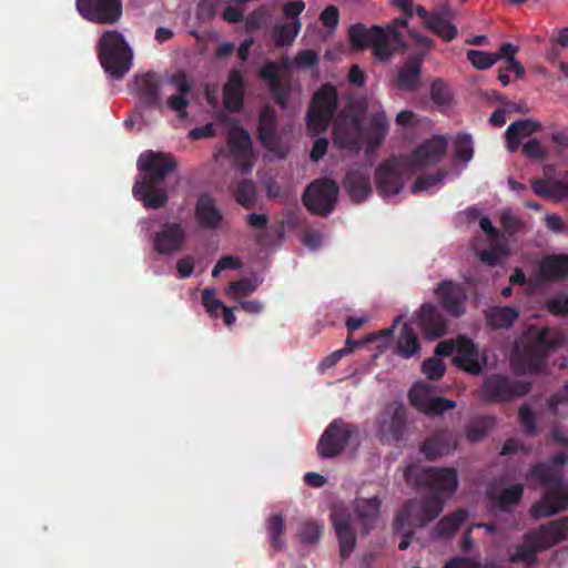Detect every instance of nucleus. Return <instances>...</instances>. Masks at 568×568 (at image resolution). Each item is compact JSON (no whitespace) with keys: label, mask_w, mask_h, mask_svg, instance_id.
<instances>
[{"label":"nucleus","mask_w":568,"mask_h":568,"mask_svg":"<svg viewBox=\"0 0 568 568\" xmlns=\"http://www.w3.org/2000/svg\"><path fill=\"white\" fill-rule=\"evenodd\" d=\"M408 484L424 487L429 494L423 499L407 500L394 521V532L416 529L433 521L443 510L445 498L455 493L458 475L452 467H422L408 465L404 473Z\"/></svg>","instance_id":"1"},{"label":"nucleus","mask_w":568,"mask_h":568,"mask_svg":"<svg viewBox=\"0 0 568 568\" xmlns=\"http://www.w3.org/2000/svg\"><path fill=\"white\" fill-rule=\"evenodd\" d=\"M138 168L144 175L134 183L133 196L146 209L164 207L169 196L163 182L166 176L176 171V160L170 153L149 150L140 154Z\"/></svg>","instance_id":"2"},{"label":"nucleus","mask_w":568,"mask_h":568,"mask_svg":"<svg viewBox=\"0 0 568 568\" xmlns=\"http://www.w3.org/2000/svg\"><path fill=\"white\" fill-rule=\"evenodd\" d=\"M567 463L564 452L555 455L549 463H539L530 469V476L546 487L540 501L532 505L530 514L534 518L549 517L568 507V486L564 485L560 467Z\"/></svg>","instance_id":"3"},{"label":"nucleus","mask_w":568,"mask_h":568,"mask_svg":"<svg viewBox=\"0 0 568 568\" xmlns=\"http://www.w3.org/2000/svg\"><path fill=\"white\" fill-rule=\"evenodd\" d=\"M407 28L406 19H396L394 27L383 29L379 26L366 28L362 23L349 27L348 38L352 45L356 49L372 48L373 55L384 62L394 54V44L399 43L400 33L395 27Z\"/></svg>","instance_id":"4"},{"label":"nucleus","mask_w":568,"mask_h":568,"mask_svg":"<svg viewBox=\"0 0 568 568\" xmlns=\"http://www.w3.org/2000/svg\"><path fill=\"white\" fill-rule=\"evenodd\" d=\"M98 55L104 71L113 79H122L132 64V51L122 33L104 31L98 43Z\"/></svg>","instance_id":"5"},{"label":"nucleus","mask_w":568,"mask_h":568,"mask_svg":"<svg viewBox=\"0 0 568 568\" xmlns=\"http://www.w3.org/2000/svg\"><path fill=\"white\" fill-rule=\"evenodd\" d=\"M366 105L357 102L351 111L341 112L333 126V142L335 145L351 151H358L365 139L363 118Z\"/></svg>","instance_id":"6"},{"label":"nucleus","mask_w":568,"mask_h":568,"mask_svg":"<svg viewBox=\"0 0 568 568\" xmlns=\"http://www.w3.org/2000/svg\"><path fill=\"white\" fill-rule=\"evenodd\" d=\"M338 105V93L332 83L322 84L313 94L306 114L308 131L318 134L325 132L333 120Z\"/></svg>","instance_id":"7"},{"label":"nucleus","mask_w":568,"mask_h":568,"mask_svg":"<svg viewBox=\"0 0 568 568\" xmlns=\"http://www.w3.org/2000/svg\"><path fill=\"white\" fill-rule=\"evenodd\" d=\"M531 389L526 381L513 379L501 374H490L477 390L478 398L486 404H501L525 396Z\"/></svg>","instance_id":"8"},{"label":"nucleus","mask_w":568,"mask_h":568,"mask_svg":"<svg viewBox=\"0 0 568 568\" xmlns=\"http://www.w3.org/2000/svg\"><path fill=\"white\" fill-rule=\"evenodd\" d=\"M358 427L344 422L342 418L334 419L328 424L321 435L316 450L321 458L327 459L341 455L354 435H357Z\"/></svg>","instance_id":"9"},{"label":"nucleus","mask_w":568,"mask_h":568,"mask_svg":"<svg viewBox=\"0 0 568 568\" xmlns=\"http://www.w3.org/2000/svg\"><path fill=\"white\" fill-rule=\"evenodd\" d=\"M337 196V183L332 179H320L310 183L302 200L312 214L326 216L333 212Z\"/></svg>","instance_id":"10"},{"label":"nucleus","mask_w":568,"mask_h":568,"mask_svg":"<svg viewBox=\"0 0 568 568\" xmlns=\"http://www.w3.org/2000/svg\"><path fill=\"white\" fill-rule=\"evenodd\" d=\"M75 8L85 21L101 26L116 24L123 14L122 0H75Z\"/></svg>","instance_id":"11"},{"label":"nucleus","mask_w":568,"mask_h":568,"mask_svg":"<svg viewBox=\"0 0 568 568\" xmlns=\"http://www.w3.org/2000/svg\"><path fill=\"white\" fill-rule=\"evenodd\" d=\"M227 148L235 166L248 174L253 168L252 140L248 132L237 122H231L227 130Z\"/></svg>","instance_id":"12"},{"label":"nucleus","mask_w":568,"mask_h":568,"mask_svg":"<svg viewBox=\"0 0 568 568\" xmlns=\"http://www.w3.org/2000/svg\"><path fill=\"white\" fill-rule=\"evenodd\" d=\"M406 428V408L396 403L382 414L377 435L383 444H397L404 439Z\"/></svg>","instance_id":"13"},{"label":"nucleus","mask_w":568,"mask_h":568,"mask_svg":"<svg viewBox=\"0 0 568 568\" xmlns=\"http://www.w3.org/2000/svg\"><path fill=\"white\" fill-rule=\"evenodd\" d=\"M486 353H480L478 346L467 336L457 337V351L453 364L471 375H479L487 365Z\"/></svg>","instance_id":"14"},{"label":"nucleus","mask_w":568,"mask_h":568,"mask_svg":"<svg viewBox=\"0 0 568 568\" xmlns=\"http://www.w3.org/2000/svg\"><path fill=\"white\" fill-rule=\"evenodd\" d=\"M546 359L545 352L526 343L523 347H517L514 351L510 365L516 375L537 374L546 367Z\"/></svg>","instance_id":"15"},{"label":"nucleus","mask_w":568,"mask_h":568,"mask_svg":"<svg viewBox=\"0 0 568 568\" xmlns=\"http://www.w3.org/2000/svg\"><path fill=\"white\" fill-rule=\"evenodd\" d=\"M331 520L339 542L341 557L345 559L356 545V536L352 526L353 515L347 508L335 507L332 510Z\"/></svg>","instance_id":"16"},{"label":"nucleus","mask_w":568,"mask_h":568,"mask_svg":"<svg viewBox=\"0 0 568 568\" xmlns=\"http://www.w3.org/2000/svg\"><path fill=\"white\" fill-rule=\"evenodd\" d=\"M375 182L376 189L383 197L398 194L404 186L398 160L393 158L381 163L375 171Z\"/></svg>","instance_id":"17"},{"label":"nucleus","mask_w":568,"mask_h":568,"mask_svg":"<svg viewBox=\"0 0 568 568\" xmlns=\"http://www.w3.org/2000/svg\"><path fill=\"white\" fill-rule=\"evenodd\" d=\"M531 280L536 285L568 280V255L550 254L538 263V270Z\"/></svg>","instance_id":"18"},{"label":"nucleus","mask_w":568,"mask_h":568,"mask_svg":"<svg viewBox=\"0 0 568 568\" xmlns=\"http://www.w3.org/2000/svg\"><path fill=\"white\" fill-rule=\"evenodd\" d=\"M186 234L182 224L166 222L153 235L154 251L161 255H170L183 248Z\"/></svg>","instance_id":"19"},{"label":"nucleus","mask_w":568,"mask_h":568,"mask_svg":"<svg viewBox=\"0 0 568 568\" xmlns=\"http://www.w3.org/2000/svg\"><path fill=\"white\" fill-rule=\"evenodd\" d=\"M526 538L537 548L552 547L568 538V518L562 517L540 526L537 530L528 531Z\"/></svg>","instance_id":"20"},{"label":"nucleus","mask_w":568,"mask_h":568,"mask_svg":"<svg viewBox=\"0 0 568 568\" xmlns=\"http://www.w3.org/2000/svg\"><path fill=\"white\" fill-rule=\"evenodd\" d=\"M435 294L442 307L453 316L465 314L466 291L459 283L443 281L435 290Z\"/></svg>","instance_id":"21"},{"label":"nucleus","mask_w":568,"mask_h":568,"mask_svg":"<svg viewBox=\"0 0 568 568\" xmlns=\"http://www.w3.org/2000/svg\"><path fill=\"white\" fill-rule=\"evenodd\" d=\"M459 436L450 429H439L420 445V452L428 460L450 454L458 446Z\"/></svg>","instance_id":"22"},{"label":"nucleus","mask_w":568,"mask_h":568,"mask_svg":"<svg viewBox=\"0 0 568 568\" xmlns=\"http://www.w3.org/2000/svg\"><path fill=\"white\" fill-rule=\"evenodd\" d=\"M455 12L446 1L432 10V17L427 29L440 38L444 42H452L458 34L457 27L453 23Z\"/></svg>","instance_id":"23"},{"label":"nucleus","mask_w":568,"mask_h":568,"mask_svg":"<svg viewBox=\"0 0 568 568\" xmlns=\"http://www.w3.org/2000/svg\"><path fill=\"white\" fill-rule=\"evenodd\" d=\"M417 323L426 339L433 341L446 334L447 322L440 311L430 303L420 306Z\"/></svg>","instance_id":"24"},{"label":"nucleus","mask_w":568,"mask_h":568,"mask_svg":"<svg viewBox=\"0 0 568 568\" xmlns=\"http://www.w3.org/2000/svg\"><path fill=\"white\" fill-rule=\"evenodd\" d=\"M425 53L409 55L398 68L395 83L400 91L416 92L420 87L422 65Z\"/></svg>","instance_id":"25"},{"label":"nucleus","mask_w":568,"mask_h":568,"mask_svg":"<svg viewBox=\"0 0 568 568\" xmlns=\"http://www.w3.org/2000/svg\"><path fill=\"white\" fill-rule=\"evenodd\" d=\"M446 150V139L442 135H434L413 152L410 163L416 168L434 165L442 160Z\"/></svg>","instance_id":"26"},{"label":"nucleus","mask_w":568,"mask_h":568,"mask_svg":"<svg viewBox=\"0 0 568 568\" xmlns=\"http://www.w3.org/2000/svg\"><path fill=\"white\" fill-rule=\"evenodd\" d=\"M131 91L145 108L160 106V82L153 72L135 75Z\"/></svg>","instance_id":"27"},{"label":"nucleus","mask_w":568,"mask_h":568,"mask_svg":"<svg viewBox=\"0 0 568 568\" xmlns=\"http://www.w3.org/2000/svg\"><path fill=\"white\" fill-rule=\"evenodd\" d=\"M169 82L174 85L178 94L170 95L166 105L176 112L180 119H185L187 115L186 108L190 104L187 95L192 91V81L184 71H178L170 77Z\"/></svg>","instance_id":"28"},{"label":"nucleus","mask_w":568,"mask_h":568,"mask_svg":"<svg viewBox=\"0 0 568 568\" xmlns=\"http://www.w3.org/2000/svg\"><path fill=\"white\" fill-rule=\"evenodd\" d=\"M343 186L353 202L359 203L372 194L371 174L367 168L349 170L344 180Z\"/></svg>","instance_id":"29"},{"label":"nucleus","mask_w":568,"mask_h":568,"mask_svg":"<svg viewBox=\"0 0 568 568\" xmlns=\"http://www.w3.org/2000/svg\"><path fill=\"white\" fill-rule=\"evenodd\" d=\"M257 138L261 144L270 151H274L280 143L277 114L271 105H264L260 112Z\"/></svg>","instance_id":"30"},{"label":"nucleus","mask_w":568,"mask_h":568,"mask_svg":"<svg viewBox=\"0 0 568 568\" xmlns=\"http://www.w3.org/2000/svg\"><path fill=\"white\" fill-rule=\"evenodd\" d=\"M194 214L200 226L207 230L217 229L223 221V214L217 207L215 199L206 193L197 197Z\"/></svg>","instance_id":"31"},{"label":"nucleus","mask_w":568,"mask_h":568,"mask_svg":"<svg viewBox=\"0 0 568 568\" xmlns=\"http://www.w3.org/2000/svg\"><path fill=\"white\" fill-rule=\"evenodd\" d=\"M244 80L241 70L234 68L230 71L223 88L224 106L230 112H239L243 108Z\"/></svg>","instance_id":"32"},{"label":"nucleus","mask_w":568,"mask_h":568,"mask_svg":"<svg viewBox=\"0 0 568 568\" xmlns=\"http://www.w3.org/2000/svg\"><path fill=\"white\" fill-rule=\"evenodd\" d=\"M381 509V500L374 496L372 498H356L354 501V511L362 523L363 534H368L375 524Z\"/></svg>","instance_id":"33"},{"label":"nucleus","mask_w":568,"mask_h":568,"mask_svg":"<svg viewBox=\"0 0 568 568\" xmlns=\"http://www.w3.org/2000/svg\"><path fill=\"white\" fill-rule=\"evenodd\" d=\"M541 129V124L538 121L531 119L519 120L513 122L506 130V143L510 152L518 150L520 140L529 136Z\"/></svg>","instance_id":"34"},{"label":"nucleus","mask_w":568,"mask_h":568,"mask_svg":"<svg viewBox=\"0 0 568 568\" xmlns=\"http://www.w3.org/2000/svg\"><path fill=\"white\" fill-rule=\"evenodd\" d=\"M485 317L494 329L509 328L519 317V311L513 306H493L486 311Z\"/></svg>","instance_id":"35"},{"label":"nucleus","mask_w":568,"mask_h":568,"mask_svg":"<svg viewBox=\"0 0 568 568\" xmlns=\"http://www.w3.org/2000/svg\"><path fill=\"white\" fill-rule=\"evenodd\" d=\"M389 128L388 119L384 111L374 113L371 116L365 139L371 148L379 146L385 140Z\"/></svg>","instance_id":"36"},{"label":"nucleus","mask_w":568,"mask_h":568,"mask_svg":"<svg viewBox=\"0 0 568 568\" xmlns=\"http://www.w3.org/2000/svg\"><path fill=\"white\" fill-rule=\"evenodd\" d=\"M468 517V511L463 508L456 509L448 516L443 517L434 527V534L438 537L453 536Z\"/></svg>","instance_id":"37"},{"label":"nucleus","mask_w":568,"mask_h":568,"mask_svg":"<svg viewBox=\"0 0 568 568\" xmlns=\"http://www.w3.org/2000/svg\"><path fill=\"white\" fill-rule=\"evenodd\" d=\"M301 21H287L277 23L272 31V39L276 48L288 47L293 43L301 31Z\"/></svg>","instance_id":"38"},{"label":"nucleus","mask_w":568,"mask_h":568,"mask_svg":"<svg viewBox=\"0 0 568 568\" xmlns=\"http://www.w3.org/2000/svg\"><path fill=\"white\" fill-rule=\"evenodd\" d=\"M419 351L420 345L416 334L408 325H404L396 344V353L404 358H409Z\"/></svg>","instance_id":"39"},{"label":"nucleus","mask_w":568,"mask_h":568,"mask_svg":"<svg viewBox=\"0 0 568 568\" xmlns=\"http://www.w3.org/2000/svg\"><path fill=\"white\" fill-rule=\"evenodd\" d=\"M524 493V487L521 484H515L498 495H493L490 497L493 505L500 511H507L510 506L516 505L520 501Z\"/></svg>","instance_id":"40"},{"label":"nucleus","mask_w":568,"mask_h":568,"mask_svg":"<svg viewBox=\"0 0 568 568\" xmlns=\"http://www.w3.org/2000/svg\"><path fill=\"white\" fill-rule=\"evenodd\" d=\"M494 416H483L471 420L466 426V437L470 443H476L483 439L488 429L494 425Z\"/></svg>","instance_id":"41"},{"label":"nucleus","mask_w":568,"mask_h":568,"mask_svg":"<svg viewBox=\"0 0 568 568\" xmlns=\"http://www.w3.org/2000/svg\"><path fill=\"white\" fill-rule=\"evenodd\" d=\"M234 197L245 209H252L256 202V190L251 180H242L237 183Z\"/></svg>","instance_id":"42"},{"label":"nucleus","mask_w":568,"mask_h":568,"mask_svg":"<svg viewBox=\"0 0 568 568\" xmlns=\"http://www.w3.org/2000/svg\"><path fill=\"white\" fill-rule=\"evenodd\" d=\"M454 159L456 161L468 162L474 155L473 140L469 134H457L453 142Z\"/></svg>","instance_id":"43"},{"label":"nucleus","mask_w":568,"mask_h":568,"mask_svg":"<svg viewBox=\"0 0 568 568\" xmlns=\"http://www.w3.org/2000/svg\"><path fill=\"white\" fill-rule=\"evenodd\" d=\"M544 550L542 548H537L535 544H532L530 540H527L525 537V544L520 545L517 550L510 555L509 561L510 562H527V564H534L536 561V556L538 551Z\"/></svg>","instance_id":"44"},{"label":"nucleus","mask_w":568,"mask_h":568,"mask_svg":"<svg viewBox=\"0 0 568 568\" xmlns=\"http://www.w3.org/2000/svg\"><path fill=\"white\" fill-rule=\"evenodd\" d=\"M283 531L284 519L282 515H272L268 519L267 532L273 548L281 549L284 546V542L281 540Z\"/></svg>","instance_id":"45"},{"label":"nucleus","mask_w":568,"mask_h":568,"mask_svg":"<svg viewBox=\"0 0 568 568\" xmlns=\"http://www.w3.org/2000/svg\"><path fill=\"white\" fill-rule=\"evenodd\" d=\"M429 388L425 384L416 383L408 392V399L413 407H415L420 413L427 405V400H429Z\"/></svg>","instance_id":"46"},{"label":"nucleus","mask_w":568,"mask_h":568,"mask_svg":"<svg viewBox=\"0 0 568 568\" xmlns=\"http://www.w3.org/2000/svg\"><path fill=\"white\" fill-rule=\"evenodd\" d=\"M455 407L456 403L452 399L439 396L430 397L429 400H427V405L422 413L428 416H439L444 414L446 410Z\"/></svg>","instance_id":"47"},{"label":"nucleus","mask_w":568,"mask_h":568,"mask_svg":"<svg viewBox=\"0 0 568 568\" xmlns=\"http://www.w3.org/2000/svg\"><path fill=\"white\" fill-rule=\"evenodd\" d=\"M446 174V171L440 170L434 174L418 176L412 186V193L416 194L418 192L432 189L433 186L439 184Z\"/></svg>","instance_id":"48"},{"label":"nucleus","mask_w":568,"mask_h":568,"mask_svg":"<svg viewBox=\"0 0 568 568\" xmlns=\"http://www.w3.org/2000/svg\"><path fill=\"white\" fill-rule=\"evenodd\" d=\"M450 92L446 83L442 79H435L430 85V99L440 106L447 105L450 101Z\"/></svg>","instance_id":"49"},{"label":"nucleus","mask_w":568,"mask_h":568,"mask_svg":"<svg viewBox=\"0 0 568 568\" xmlns=\"http://www.w3.org/2000/svg\"><path fill=\"white\" fill-rule=\"evenodd\" d=\"M467 59L478 70L489 69L496 63L494 53H488L480 50H468Z\"/></svg>","instance_id":"50"},{"label":"nucleus","mask_w":568,"mask_h":568,"mask_svg":"<svg viewBox=\"0 0 568 568\" xmlns=\"http://www.w3.org/2000/svg\"><path fill=\"white\" fill-rule=\"evenodd\" d=\"M423 373L432 381H438L445 373V365L438 358H427L422 365Z\"/></svg>","instance_id":"51"},{"label":"nucleus","mask_w":568,"mask_h":568,"mask_svg":"<svg viewBox=\"0 0 568 568\" xmlns=\"http://www.w3.org/2000/svg\"><path fill=\"white\" fill-rule=\"evenodd\" d=\"M519 422L528 436H535L537 433L535 416L529 406L523 405L518 410Z\"/></svg>","instance_id":"52"},{"label":"nucleus","mask_w":568,"mask_h":568,"mask_svg":"<svg viewBox=\"0 0 568 568\" xmlns=\"http://www.w3.org/2000/svg\"><path fill=\"white\" fill-rule=\"evenodd\" d=\"M256 290V285L248 278L233 281L229 284L226 293L233 297L250 294Z\"/></svg>","instance_id":"53"},{"label":"nucleus","mask_w":568,"mask_h":568,"mask_svg":"<svg viewBox=\"0 0 568 568\" xmlns=\"http://www.w3.org/2000/svg\"><path fill=\"white\" fill-rule=\"evenodd\" d=\"M270 92L274 101L284 109L288 101L290 88L286 83L277 81L268 84Z\"/></svg>","instance_id":"54"},{"label":"nucleus","mask_w":568,"mask_h":568,"mask_svg":"<svg viewBox=\"0 0 568 568\" xmlns=\"http://www.w3.org/2000/svg\"><path fill=\"white\" fill-rule=\"evenodd\" d=\"M500 224L504 231L510 236L519 232L524 225L523 221L509 211L501 213Z\"/></svg>","instance_id":"55"},{"label":"nucleus","mask_w":568,"mask_h":568,"mask_svg":"<svg viewBox=\"0 0 568 568\" xmlns=\"http://www.w3.org/2000/svg\"><path fill=\"white\" fill-rule=\"evenodd\" d=\"M318 60V55L314 50H301L294 58V64L296 68L301 69L313 68L317 65Z\"/></svg>","instance_id":"56"},{"label":"nucleus","mask_w":568,"mask_h":568,"mask_svg":"<svg viewBox=\"0 0 568 568\" xmlns=\"http://www.w3.org/2000/svg\"><path fill=\"white\" fill-rule=\"evenodd\" d=\"M530 346H537L538 351L547 353L550 349L556 348L557 343L549 337V329L542 328L540 332H538L536 338L532 342H528Z\"/></svg>","instance_id":"57"},{"label":"nucleus","mask_w":568,"mask_h":568,"mask_svg":"<svg viewBox=\"0 0 568 568\" xmlns=\"http://www.w3.org/2000/svg\"><path fill=\"white\" fill-rule=\"evenodd\" d=\"M444 568H498V566L494 562L480 564L468 558H453Z\"/></svg>","instance_id":"58"},{"label":"nucleus","mask_w":568,"mask_h":568,"mask_svg":"<svg viewBox=\"0 0 568 568\" xmlns=\"http://www.w3.org/2000/svg\"><path fill=\"white\" fill-rule=\"evenodd\" d=\"M202 304L212 316H217V310L223 307V303L215 298V291L213 288H204L202 292Z\"/></svg>","instance_id":"59"},{"label":"nucleus","mask_w":568,"mask_h":568,"mask_svg":"<svg viewBox=\"0 0 568 568\" xmlns=\"http://www.w3.org/2000/svg\"><path fill=\"white\" fill-rule=\"evenodd\" d=\"M523 154L529 159L544 160L546 151L537 139H531L523 145Z\"/></svg>","instance_id":"60"},{"label":"nucleus","mask_w":568,"mask_h":568,"mask_svg":"<svg viewBox=\"0 0 568 568\" xmlns=\"http://www.w3.org/2000/svg\"><path fill=\"white\" fill-rule=\"evenodd\" d=\"M217 0H202L196 7V17L201 21H209L216 13Z\"/></svg>","instance_id":"61"},{"label":"nucleus","mask_w":568,"mask_h":568,"mask_svg":"<svg viewBox=\"0 0 568 568\" xmlns=\"http://www.w3.org/2000/svg\"><path fill=\"white\" fill-rule=\"evenodd\" d=\"M321 528L315 523H305L301 530L300 537L302 542L314 544L320 539Z\"/></svg>","instance_id":"62"},{"label":"nucleus","mask_w":568,"mask_h":568,"mask_svg":"<svg viewBox=\"0 0 568 568\" xmlns=\"http://www.w3.org/2000/svg\"><path fill=\"white\" fill-rule=\"evenodd\" d=\"M258 77L268 81V84L280 81V63L276 61L266 62L260 69Z\"/></svg>","instance_id":"63"},{"label":"nucleus","mask_w":568,"mask_h":568,"mask_svg":"<svg viewBox=\"0 0 568 568\" xmlns=\"http://www.w3.org/2000/svg\"><path fill=\"white\" fill-rule=\"evenodd\" d=\"M548 311L554 315H568V296H557L547 304Z\"/></svg>","instance_id":"64"}]
</instances>
